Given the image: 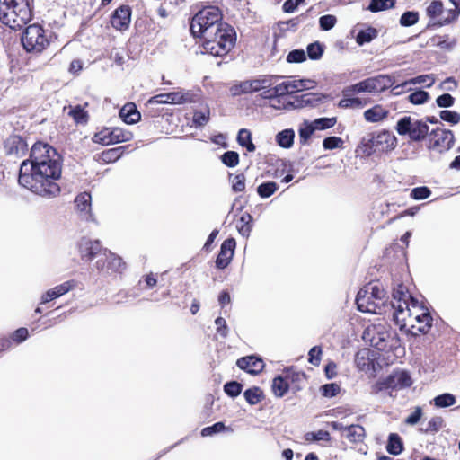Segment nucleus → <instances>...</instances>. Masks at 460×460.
Wrapping results in <instances>:
<instances>
[{"label": "nucleus", "mask_w": 460, "mask_h": 460, "mask_svg": "<svg viewBox=\"0 0 460 460\" xmlns=\"http://www.w3.org/2000/svg\"><path fill=\"white\" fill-rule=\"evenodd\" d=\"M93 141L102 146L112 145L111 128H104L95 133Z\"/></svg>", "instance_id": "obj_44"}, {"label": "nucleus", "mask_w": 460, "mask_h": 460, "mask_svg": "<svg viewBox=\"0 0 460 460\" xmlns=\"http://www.w3.org/2000/svg\"><path fill=\"white\" fill-rule=\"evenodd\" d=\"M78 251L81 259L86 262L91 261L94 257L102 254L103 250L98 240L93 241L88 238H82L78 243Z\"/></svg>", "instance_id": "obj_13"}, {"label": "nucleus", "mask_w": 460, "mask_h": 460, "mask_svg": "<svg viewBox=\"0 0 460 460\" xmlns=\"http://www.w3.org/2000/svg\"><path fill=\"white\" fill-rule=\"evenodd\" d=\"M225 429H226V426L224 425L223 422H217V423L213 424L212 426L204 428L201 430V435L203 437H208V436H212L214 434L222 432Z\"/></svg>", "instance_id": "obj_62"}, {"label": "nucleus", "mask_w": 460, "mask_h": 460, "mask_svg": "<svg viewBox=\"0 0 460 460\" xmlns=\"http://www.w3.org/2000/svg\"><path fill=\"white\" fill-rule=\"evenodd\" d=\"M440 118L444 121L449 122L453 125L459 123L460 114L454 111L444 110L440 111Z\"/></svg>", "instance_id": "obj_57"}, {"label": "nucleus", "mask_w": 460, "mask_h": 460, "mask_svg": "<svg viewBox=\"0 0 460 460\" xmlns=\"http://www.w3.org/2000/svg\"><path fill=\"white\" fill-rule=\"evenodd\" d=\"M344 438L350 443H362L366 438V430L364 427L358 424H351L344 429Z\"/></svg>", "instance_id": "obj_24"}, {"label": "nucleus", "mask_w": 460, "mask_h": 460, "mask_svg": "<svg viewBox=\"0 0 460 460\" xmlns=\"http://www.w3.org/2000/svg\"><path fill=\"white\" fill-rule=\"evenodd\" d=\"M166 97L170 104H181L189 100L188 94H183L181 92L166 93Z\"/></svg>", "instance_id": "obj_55"}, {"label": "nucleus", "mask_w": 460, "mask_h": 460, "mask_svg": "<svg viewBox=\"0 0 460 460\" xmlns=\"http://www.w3.org/2000/svg\"><path fill=\"white\" fill-rule=\"evenodd\" d=\"M389 111L381 105L374 107L364 111V118L367 122H379L387 117Z\"/></svg>", "instance_id": "obj_27"}, {"label": "nucleus", "mask_w": 460, "mask_h": 460, "mask_svg": "<svg viewBox=\"0 0 460 460\" xmlns=\"http://www.w3.org/2000/svg\"><path fill=\"white\" fill-rule=\"evenodd\" d=\"M96 268L100 271L109 274L122 270L125 268V263L120 257L104 249L101 258L96 261Z\"/></svg>", "instance_id": "obj_12"}, {"label": "nucleus", "mask_w": 460, "mask_h": 460, "mask_svg": "<svg viewBox=\"0 0 460 460\" xmlns=\"http://www.w3.org/2000/svg\"><path fill=\"white\" fill-rule=\"evenodd\" d=\"M370 147L385 151L387 149H393L395 147L397 139L394 135L390 131L383 130L375 135H372L370 139Z\"/></svg>", "instance_id": "obj_14"}, {"label": "nucleus", "mask_w": 460, "mask_h": 460, "mask_svg": "<svg viewBox=\"0 0 460 460\" xmlns=\"http://www.w3.org/2000/svg\"><path fill=\"white\" fill-rule=\"evenodd\" d=\"M252 221L253 218L251 214L248 212H244L240 217L237 224L236 228L238 230V233L244 238H248L250 236V234L252 230Z\"/></svg>", "instance_id": "obj_28"}, {"label": "nucleus", "mask_w": 460, "mask_h": 460, "mask_svg": "<svg viewBox=\"0 0 460 460\" xmlns=\"http://www.w3.org/2000/svg\"><path fill=\"white\" fill-rule=\"evenodd\" d=\"M315 131L313 123H305L304 127L299 129V137L302 144H305L307 139Z\"/></svg>", "instance_id": "obj_63"}, {"label": "nucleus", "mask_w": 460, "mask_h": 460, "mask_svg": "<svg viewBox=\"0 0 460 460\" xmlns=\"http://www.w3.org/2000/svg\"><path fill=\"white\" fill-rule=\"evenodd\" d=\"M336 22L337 20L334 15L326 14L320 17L319 25L323 31H329L335 26Z\"/></svg>", "instance_id": "obj_56"}, {"label": "nucleus", "mask_w": 460, "mask_h": 460, "mask_svg": "<svg viewBox=\"0 0 460 460\" xmlns=\"http://www.w3.org/2000/svg\"><path fill=\"white\" fill-rule=\"evenodd\" d=\"M232 189L234 192L243 191L245 189V176L243 173L236 174L231 179Z\"/></svg>", "instance_id": "obj_59"}, {"label": "nucleus", "mask_w": 460, "mask_h": 460, "mask_svg": "<svg viewBox=\"0 0 460 460\" xmlns=\"http://www.w3.org/2000/svg\"><path fill=\"white\" fill-rule=\"evenodd\" d=\"M429 128L426 122L412 119L410 116L401 118L395 127L400 136H408L411 140L417 142L423 140L427 137Z\"/></svg>", "instance_id": "obj_8"}, {"label": "nucleus", "mask_w": 460, "mask_h": 460, "mask_svg": "<svg viewBox=\"0 0 460 460\" xmlns=\"http://www.w3.org/2000/svg\"><path fill=\"white\" fill-rule=\"evenodd\" d=\"M403 444L400 436L396 433H391L388 437L386 450L389 454L397 456L402 453Z\"/></svg>", "instance_id": "obj_31"}, {"label": "nucleus", "mask_w": 460, "mask_h": 460, "mask_svg": "<svg viewBox=\"0 0 460 460\" xmlns=\"http://www.w3.org/2000/svg\"><path fill=\"white\" fill-rule=\"evenodd\" d=\"M427 15L430 18H435L441 14L443 12V4L441 1H433L431 4L427 7Z\"/></svg>", "instance_id": "obj_61"}, {"label": "nucleus", "mask_w": 460, "mask_h": 460, "mask_svg": "<svg viewBox=\"0 0 460 460\" xmlns=\"http://www.w3.org/2000/svg\"><path fill=\"white\" fill-rule=\"evenodd\" d=\"M235 245L236 243L234 238H228L222 243L219 253L216 260V266L217 269L223 270L228 266L233 259Z\"/></svg>", "instance_id": "obj_15"}, {"label": "nucleus", "mask_w": 460, "mask_h": 460, "mask_svg": "<svg viewBox=\"0 0 460 460\" xmlns=\"http://www.w3.org/2000/svg\"><path fill=\"white\" fill-rule=\"evenodd\" d=\"M454 144V135L451 130L437 128L429 134V148L442 153L449 150Z\"/></svg>", "instance_id": "obj_11"}, {"label": "nucleus", "mask_w": 460, "mask_h": 460, "mask_svg": "<svg viewBox=\"0 0 460 460\" xmlns=\"http://www.w3.org/2000/svg\"><path fill=\"white\" fill-rule=\"evenodd\" d=\"M419 308L414 310L411 307L409 311L399 310L395 316V323L400 329H405L414 336L420 333H427L431 328L433 320L429 312L424 311L420 306Z\"/></svg>", "instance_id": "obj_5"}, {"label": "nucleus", "mask_w": 460, "mask_h": 460, "mask_svg": "<svg viewBox=\"0 0 460 460\" xmlns=\"http://www.w3.org/2000/svg\"><path fill=\"white\" fill-rule=\"evenodd\" d=\"M5 147L9 155H14L17 157H22L28 150V144L20 136L13 135L6 140Z\"/></svg>", "instance_id": "obj_21"}, {"label": "nucleus", "mask_w": 460, "mask_h": 460, "mask_svg": "<svg viewBox=\"0 0 460 460\" xmlns=\"http://www.w3.org/2000/svg\"><path fill=\"white\" fill-rule=\"evenodd\" d=\"M238 144L245 147L248 152H254L256 149L255 145L252 141V133L249 129L242 128L237 135Z\"/></svg>", "instance_id": "obj_32"}, {"label": "nucleus", "mask_w": 460, "mask_h": 460, "mask_svg": "<svg viewBox=\"0 0 460 460\" xmlns=\"http://www.w3.org/2000/svg\"><path fill=\"white\" fill-rule=\"evenodd\" d=\"M22 43L28 52H41L49 41L44 29L40 25L32 24L25 29Z\"/></svg>", "instance_id": "obj_9"}, {"label": "nucleus", "mask_w": 460, "mask_h": 460, "mask_svg": "<svg viewBox=\"0 0 460 460\" xmlns=\"http://www.w3.org/2000/svg\"><path fill=\"white\" fill-rule=\"evenodd\" d=\"M251 83L249 80H245L240 82L239 84H234L230 88V93L233 96H237L241 94L252 93H253L252 90Z\"/></svg>", "instance_id": "obj_43"}, {"label": "nucleus", "mask_w": 460, "mask_h": 460, "mask_svg": "<svg viewBox=\"0 0 460 460\" xmlns=\"http://www.w3.org/2000/svg\"><path fill=\"white\" fill-rule=\"evenodd\" d=\"M235 41V30L225 22L214 31H207V37L202 40V47L206 53L223 57L234 48Z\"/></svg>", "instance_id": "obj_2"}, {"label": "nucleus", "mask_w": 460, "mask_h": 460, "mask_svg": "<svg viewBox=\"0 0 460 460\" xmlns=\"http://www.w3.org/2000/svg\"><path fill=\"white\" fill-rule=\"evenodd\" d=\"M419 13L413 11H407L400 18V24L404 27L414 25L418 22Z\"/></svg>", "instance_id": "obj_50"}, {"label": "nucleus", "mask_w": 460, "mask_h": 460, "mask_svg": "<svg viewBox=\"0 0 460 460\" xmlns=\"http://www.w3.org/2000/svg\"><path fill=\"white\" fill-rule=\"evenodd\" d=\"M306 55L303 49H294L290 51L287 57L288 63H302L305 61Z\"/></svg>", "instance_id": "obj_60"}, {"label": "nucleus", "mask_w": 460, "mask_h": 460, "mask_svg": "<svg viewBox=\"0 0 460 460\" xmlns=\"http://www.w3.org/2000/svg\"><path fill=\"white\" fill-rule=\"evenodd\" d=\"M394 83V80L392 76L388 75H379L345 87L342 91V95L349 97L361 93H381L392 87Z\"/></svg>", "instance_id": "obj_7"}, {"label": "nucleus", "mask_w": 460, "mask_h": 460, "mask_svg": "<svg viewBox=\"0 0 460 460\" xmlns=\"http://www.w3.org/2000/svg\"><path fill=\"white\" fill-rule=\"evenodd\" d=\"M61 172V157L56 149L37 142L31 149L30 158L21 164L18 181L32 193L51 199L60 192L58 181Z\"/></svg>", "instance_id": "obj_1"}, {"label": "nucleus", "mask_w": 460, "mask_h": 460, "mask_svg": "<svg viewBox=\"0 0 460 460\" xmlns=\"http://www.w3.org/2000/svg\"><path fill=\"white\" fill-rule=\"evenodd\" d=\"M295 132L291 128L284 129L276 135V142L283 148H290L294 144Z\"/></svg>", "instance_id": "obj_30"}, {"label": "nucleus", "mask_w": 460, "mask_h": 460, "mask_svg": "<svg viewBox=\"0 0 460 460\" xmlns=\"http://www.w3.org/2000/svg\"><path fill=\"white\" fill-rule=\"evenodd\" d=\"M253 93L264 90L271 85L270 80L268 78L249 80Z\"/></svg>", "instance_id": "obj_64"}, {"label": "nucleus", "mask_w": 460, "mask_h": 460, "mask_svg": "<svg viewBox=\"0 0 460 460\" xmlns=\"http://www.w3.org/2000/svg\"><path fill=\"white\" fill-rule=\"evenodd\" d=\"M243 396L246 402L251 405L257 404L264 398L262 390L258 386L246 389L243 393Z\"/></svg>", "instance_id": "obj_33"}, {"label": "nucleus", "mask_w": 460, "mask_h": 460, "mask_svg": "<svg viewBox=\"0 0 460 460\" xmlns=\"http://www.w3.org/2000/svg\"><path fill=\"white\" fill-rule=\"evenodd\" d=\"M369 102L368 99L359 97L349 96L343 98L339 102L338 106L342 109H358L363 108Z\"/></svg>", "instance_id": "obj_29"}, {"label": "nucleus", "mask_w": 460, "mask_h": 460, "mask_svg": "<svg viewBox=\"0 0 460 460\" xmlns=\"http://www.w3.org/2000/svg\"><path fill=\"white\" fill-rule=\"evenodd\" d=\"M236 365L252 375H257L264 368L263 360L253 355L239 358Z\"/></svg>", "instance_id": "obj_20"}, {"label": "nucleus", "mask_w": 460, "mask_h": 460, "mask_svg": "<svg viewBox=\"0 0 460 460\" xmlns=\"http://www.w3.org/2000/svg\"><path fill=\"white\" fill-rule=\"evenodd\" d=\"M429 98V94L428 92L423 90H418L412 93H411L407 99L410 102L415 105L423 104L428 102Z\"/></svg>", "instance_id": "obj_48"}, {"label": "nucleus", "mask_w": 460, "mask_h": 460, "mask_svg": "<svg viewBox=\"0 0 460 460\" xmlns=\"http://www.w3.org/2000/svg\"><path fill=\"white\" fill-rule=\"evenodd\" d=\"M221 162L227 167H235L239 164V155L235 151H226L221 157Z\"/></svg>", "instance_id": "obj_47"}, {"label": "nucleus", "mask_w": 460, "mask_h": 460, "mask_svg": "<svg viewBox=\"0 0 460 460\" xmlns=\"http://www.w3.org/2000/svg\"><path fill=\"white\" fill-rule=\"evenodd\" d=\"M358 309L363 313L382 314L386 312L385 291L377 284L368 283L357 294Z\"/></svg>", "instance_id": "obj_4"}, {"label": "nucleus", "mask_w": 460, "mask_h": 460, "mask_svg": "<svg viewBox=\"0 0 460 460\" xmlns=\"http://www.w3.org/2000/svg\"><path fill=\"white\" fill-rule=\"evenodd\" d=\"M75 288V283L74 280H68L60 285H58L42 294L40 304H47L54 299H57L73 290Z\"/></svg>", "instance_id": "obj_17"}, {"label": "nucleus", "mask_w": 460, "mask_h": 460, "mask_svg": "<svg viewBox=\"0 0 460 460\" xmlns=\"http://www.w3.org/2000/svg\"><path fill=\"white\" fill-rule=\"evenodd\" d=\"M431 194L430 190L428 187H416L411 190V197L416 200L425 199Z\"/></svg>", "instance_id": "obj_58"}, {"label": "nucleus", "mask_w": 460, "mask_h": 460, "mask_svg": "<svg viewBox=\"0 0 460 460\" xmlns=\"http://www.w3.org/2000/svg\"><path fill=\"white\" fill-rule=\"evenodd\" d=\"M112 145L121 142H127L132 139L133 135L130 131L120 128H111Z\"/></svg>", "instance_id": "obj_34"}, {"label": "nucleus", "mask_w": 460, "mask_h": 460, "mask_svg": "<svg viewBox=\"0 0 460 460\" xmlns=\"http://www.w3.org/2000/svg\"><path fill=\"white\" fill-rule=\"evenodd\" d=\"M355 362H356L357 367L360 370H364L367 367H368V366H369L368 351L366 349L358 351L356 354Z\"/></svg>", "instance_id": "obj_54"}, {"label": "nucleus", "mask_w": 460, "mask_h": 460, "mask_svg": "<svg viewBox=\"0 0 460 460\" xmlns=\"http://www.w3.org/2000/svg\"><path fill=\"white\" fill-rule=\"evenodd\" d=\"M68 114L74 119L77 124H85L88 120L87 111H84L80 105L72 108Z\"/></svg>", "instance_id": "obj_42"}, {"label": "nucleus", "mask_w": 460, "mask_h": 460, "mask_svg": "<svg viewBox=\"0 0 460 460\" xmlns=\"http://www.w3.org/2000/svg\"><path fill=\"white\" fill-rule=\"evenodd\" d=\"M75 203L80 217L86 221H93L92 214V197L88 192H82L75 199Z\"/></svg>", "instance_id": "obj_19"}, {"label": "nucleus", "mask_w": 460, "mask_h": 460, "mask_svg": "<svg viewBox=\"0 0 460 460\" xmlns=\"http://www.w3.org/2000/svg\"><path fill=\"white\" fill-rule=\"evenodd\" d=\"M450 3L453 4L454 6V9H451L449 11L450 14H451V17L449 18H446L444 19L443 21L438 22V23H429V27L430 26H437V27H439V26H442L444 24H447L449 23L451 21H454L456 19V17L458 16V13L460 12V0H449Z\"/></svg>", "instance_id": "obj_45"}, {"label": "nucleus", "mask_w": 460, "mask_h": 460, "mask_svg": "<svg viewBox=\"0 0 460 460\" xmlns=\"http://www.w3.org/2000/svg\"><path fill=\"white\" fill-rule=\"evenodd\" d=\"M377 37V31L375 28L368 27L366 30L358 31L356 41L358 45L362 46L366 43L370 42Z\"/></svg>", "instance_id": "obj_37"}, {"label": "nucleus", "mask_w": 460, "mask_h": 460, "mask_svg": "<svg viewBox=\"0 0 460 460\" xmlns=\"http://www.w3.org/2000/svg\"><path fill=\"white\" fill-rule=\"evenodd\" d=\"M279 189L275 181H266L257 187V193L262 199H267L273 195Z\"/></svg>", "instance_id": "obj_36"}, {"label": "nucleus", "mask_w": 460, "mask_h": 460, "mask_svg": "<svg viewBox=\"0 0 460 460\" xmlns=\"http://www.w3.org/2000/svg\"><path fill=\"white\" fill-rule=\"evenodd\" d=\"M130 21V7L128 5H121L113 12L111 23L114 29L119 31H125L129 27Z\"/></svg>", "instance_id": "obj_16"}, {"label": "nucleus", "mask_w": 460, "mask_h": 460, "mask_svg": "<svg viewBox=\"0 0 460 460\" xmlns=\"http://www.w3.org/2000/svg\"><path fill=\"white\" fill-rule=\"evenodd\" d=\"M306 52L310 59L317 60L321 58L323 54V48L318 42L310 43L306 48Z\"/></svg>", "instance_id": "obj_49"}, {"label": "nucleus", "mask_w": 460, "mask_h": 460, "mask_svg": "<svg viewBox=\"0 0 460 460\" xmlns=\"http://www.w3.org/2000/svg\"><path fill=\"white\" fill-rule=\"evenodd\" d=\"M289 385L288 382L280 376H276L272 383V391L278 397H283L288 391Z\"/></svg>", "instance_id": "obj_39"}, {"label": "nucleus", "mask_w": 460, "mask_h": 460, "mask_svg": "<svg viewBox=\"0 0 460 460\" xmlns=\"http://www.w3.org/2000/svg\"><path fill=\"white\" fill-rule=\"evenodd\" d=\"M224 23L220 10L215 6H207L192 17L190 32L195 38L203 40L207 37L208 31H214Z\"/></svg>", "instance_id": "obj_6"}, {"label": "nucleus", "mask_w": 460, "mask_h": 460, "mask_svg": "<svg viewBox=\"0 0 460 460\" xmlns=\"http://www.w3.org/2000/svg\"><path fill=\"white\" fill-rule=\"evenodd\" d=\"M243 385L236 381H230L225 384L224 391L230 397H236L242 392Z\"/></svg>", "instance_id": "obj_52"}, {"label": "nucleus", "mask_w": 460, "mask_h": 460, "mask_svg": "<svg viewBox=\"0 0 460 460\" xmlns=\"http://www.w3.org/2000/svg\"><path fill=\"white\" fill-rule=\"evenodd\" d=\"M391 390H400L411 385V377L406 371H396L387 376Z\"/></svg>", "instance_id": "obj_22"}, {"label": "nucleus", "mask_w": 460, "mask_h": 460, "mask_svg": "<svg viewBox=\"0 0 460 460\" xmlns=\"http://www.w3.org/2000/svg\"><path fill=\"white\" fill-rule=\"evenodd\" d=\"M390 306L394 309V321L399 310L409 311L411 307L414 310L420 309L418 301L411 297L402 284L398 285V287L394 289L393 300L391 301Z\"/></svg>", "instance_id": "obj_10"}, {"label": "nucleus", "mask_w": 460, "mask_h": 460, "mask_svg": "<svg viewBox=\"0 0 460 460\" xmlns=\"http://www.w3.org/2000/svg\"><path fill=\"white\" fill-rule=\"evenodd\" d=\"M396 0H370V4L367 7L372 13H377L391 9L394 6Z\"/></svg>", "instance_id": "obj_35"}, {"label": "nucleus", "mask_w": 460, "mask_h": 460, "mask_svg": "<svg viewBox=\"0 0 460 460\" xmlns=\"http://www.w3.org/2000/svg\"><path fill=\"white\" fill-rule=\"evenodd\" d=\"M320 391L323 396L332 398L336 396L340 393L341 387L336 383H330L322 385Z\"/></svg>", "instance_id": "obj_53"}, {"label": "nucleus", "mask_w": 460, "mask_h": 460, "mask_svg": "<svg viewBox=\"0 0 460 460\" xmlns=\"http://www.w3.org/2000/svg\"><path fill=\"white\" fill-rule=\"evenodd\" d=\"M444 426V420L442 417L436 416L431 418L425 428H421L420 430L424 433H436L439 431Z\"/></svg>", "instance_id": "obj_41"}, {"label": "nucleus", "mask_w": 460, "mask_h": 460, "mask_svg": "<svg viewBox=\"0 0 460 460\" xmlns=\"http://www.w3.org/2000/svg\"><path fill=\"white\" fill-rule=\"evenodd\" d=\"M367 336H370L369 341L371 346L378 350H385L386 349V342L389 338L387 332L380 331L379 327L372 326L368 327L364 332V339H366Z\"/></svg>", "instance_id": "obj_18"}, {"label": "nucleus", "mask_w": 460, "mask_h": 460, "mask_svg": "<svg viewBox=\"0 0 460 460\" xmlns=\"http://www.w3.org/2000/svg\"><path fill=\"white\" fill-rule=\"evenodd\" d=\"M434 405L438 408H446L456 403V397L449 393H445L433 399Z\"/></svg>", "instance_id": "obj_40"}, {"label": "nucleus", "mask_w": 460, "mask_h": 460, "mask_svg": "<svg viewBox=\"0 0 460 460\" xmlns=\"http://www.w3.org/2000/svg\"><path fill=\"white\" fill-rule=\"evenodd\" d=\"M337 122L335 117L315 119L312 123L315 130H324L332 128Z\"/></svg>", "instance_id": "obj_46"}, {"label": "nucleus", "mask_w": 460, "mask_h": 460, "mask_svg": "<svg viewBox=\"0 0 460 460\" xmlns=\"http://www.w3.org/2000/svg\"><path fill=\"white\" fill-rule=\"evenodd\" d=\"M32 18L29 0H0V21L12 29L26 25Z\"/></svg>", "instance_id": "obj_3"}, {"label": "nucleus", "mask_w": 460, "mask_h": 460, "mask_svg": "<svg viewBox=\"0 0 460 460\" xmlns=\"http://www.w3.org/2000/svg\"><path fill=\"white\" fill-rule=\"evenodd\" d=\"M119 117L125 123L134 124L140 119L141 115L137 106L132 102H128L120 109Z\"/></svg>", "instance_id": "obj_25"}, {"label": "nucleus", "mask_w": 460, "mask_h": 460, "mask_svg": "<svg viewBox=\"0 0 460 460\" xmlns=\"http://www.w3.org/2000/svg\"><path fill=\"white\" fill-rule=\"evenodd\" d=\"M286 82L288 95L303 90L313 89L315 85V82L309 79H288Z\"/></svg>", "instance_id": "obj_26"}, {"label": "nucleus", "mask_w": 460, "mask_h": 460, "mask_svg": "<svg viewBox=\"0 0 460 460\" xmlns=\"http://www.w3.org/2000/svg\"><path fill=\"white\" fill-rule=\"evenodd\" d=\"M193 123L196 127H203L209 120V110L196 111L193 114Z\"/></svg>", "instance_id": "obj_51"}, {"label": "nucleus", "mask_w": 460, "mask_h": 460, "mask_svg": "<svg viewBox=\"0 0 460 460\" xmlns=\"http://www.w3.org/2000/svg\"><path fill=\"white\" fill-rule=\"evenodd\" d=\"M304 438L305 442H318V441H325L330 442L332 438L328 431L326 430H317L315 432H307L305 434Z\"/></svg>", "instance_id": "obj_38"}, {"label": "nucleus", "mask_w": 460, "mask_h": 460, "mask_svg": "<svg viewBox=\"0 0 460 460\" xmlns=\"http://www.w3.org/2000/svg\"><path fill=\"white\" fill-rule=\"evenodd\" d=\"M326 95L319 93H306L298 96L294 102V108L315 107L326 99Z\"/></svg>", "instance_id": "obj_23"}]
</instances>
